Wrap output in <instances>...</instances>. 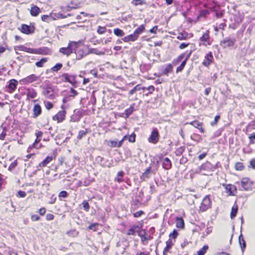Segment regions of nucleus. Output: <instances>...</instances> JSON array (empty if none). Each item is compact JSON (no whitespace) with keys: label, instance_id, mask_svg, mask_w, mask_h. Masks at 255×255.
<instances>
[{"label":"nucleus","instance_id":"obj_19","mask_svg":"<svg viewBox=\"0 0 255 255\" xmlns=\"http://www.w3.org/2000/svg\"><path fill=\"white\" fill-rule=\"evenodd\" d=\"M239 240L242 251L244 252L246 247V243L242 234L239 236Z\"/></svg>","mask_w":255,"mask_h":255},{"label":"nucleus","instance_id":"obj_42","mask_svg":"<svg viewBox=\"0 0 255 255\" xmlns=\"http://www.w3.org/2000/svg\"><path fill=\"white\" fill-rule=\"evenodd\" d=\"M235 168L237 170L242 171L244 169L245 166L242 162H238L235 163Z\"/></svg>","mask_w":255,"mask_h":255},{"label":"nucleus","instance_id":"obj_1","mask_svg":"<svg viewBox=\"0 0 255 255\" xmlns=\"http://www.w3.org/2000/svg\"><path fill=\"white\" fill-rule=\"evenodd\" d=\"M78 47V43L74 41H71L69 43L67 47H62L60 49L59 52L67 56L69 55L73 52Z\"/></svg>","mask_w":255,"mask_h":255},{"label":"nucleus","instance_id":"obj_2","mask_svg":"<svg viewBox=\"0 0 255 255\" xmlns=\"http://www.w3.org/2000/svg\"><path fill=\"white\" fill-rule=\"evenodd\" d=\"M212 202L209 195L206 196L203 199L200 206V211L203 212L211 207Z\"/></svg>","mask_w":255,"mask_h":255},{"label":"nucleus","instance_id":"obj_23","mask_svg":"<svg viewBox=\"0 0 255 255\" xmlns=\"http://www.w3.org/2000/svg\"><path fill=\"white\" fill-rule=\"evenodd\" d=\"M145 235L146 232L144 230L139 231V232H138V236L140 237L142 242L149 240L150 236H149L148 238H146Z\"/></svg>","mask_w":255,"mask_h":255},{"label":"nucleus","instance_id":"obj_63","mask_svg":"<svg viewBox=\"0 0 255 255\" xmlns=\"http://www.w3.org/2000/svg\"><path fill=\"white\" fill-rule=\"evenodd\" d=\"M45 107L47 110H50L53 108V104L50 102L45 103Z\"/></svg>","mask_w":255,"mask_h":255},{"label":"nucleus","instance_id":"obj_38","mask_svg":"<svg viewBox=\"0 0 255 255\" xmlns=\"http://www.w3.org/2000/svg\"><path fill=\"white\" fill-rule=\"evenodd\" d=\"M48 60L47 58H43L39 61H37L35 63V65L38 67H42L43 64L45 63Z\"/></svg>","mask_w":255,"mask_h":255},{"label":"nucleus","instance_id":"obj_5","mask_svg":"<svg viewBox=\"0 0 255 255\" xmlns=\"http://www.w3.org/2000/svg\"><path fill=\"white\" fill-rule=\"evenodd\" d=\"M62 81L63 82H68L74 85L76 82L75 79L76 75H69L68 73H64L61 75Z\"/></svg>","mask_w":255,"mask_h":255},{"label":"nucleus","instance_id":"obj_28","mask_svg":"<svg viewBox=\"0 0 255 255\" xmlns=\"http://www.w3.org/2000/svg\"><path fill=\"white\" fill-rule=\"evenodd\" d=\"M36 95L37 93L34 89H28L27 90V97L28 98H34Z\"/></svg>","mask_w":255,"mask_h":255},{"label":"nucleus","instance_id":"obj_20","mask_svg":"<svg viewBox=\"0 0 255 255\" xmlns=\"http://www.w3.org/2000/svg\"><path fill=\"white\" fill-rule=\"evenodd\" d=\"M40 8L34 5H32L30 9V14L33 16H36L40 12Z\"/></svg>","mask_w":255,"mask_h":255},{"label":"nucleus","instance_id":"obj_44","mask_svg":"<svg viewBox=\"0 0 255 255\" xmlns=\"http://www.w3.org/2000/svg\"><path fill=\"white\" fill-rule=\"evenodd\" d=\"M209 38V31H207L204 33L202 36L201 37L200 40L203 42H206Z\"/></svg>","mask_w":255,"mask_h":255},{"label":"nucleus","instance_id":"obj_64","mask_svg":"<svg viewBox=\"0 0 255 255\" xmlns=\"http://www.w3.org/2000/svg\"><path fill=\"white\" fill-rule=\"evenodd\" d=\"M187 158L184 156H182V157L180 159L179 162L180 164H184L187 162Z\"/></svg>","mask_w":255,"mask_h":255},{"label":"nucleus","instance_id":"obj_60","mask_svg":"<svg viewBox=\"0 0 255 255\" xmlns=\"http://www.w3.org/2000/svg\"><path fill=\"white\" fill-rule=\"evenodd\" d=\"M131 3L134 5H141L143 3V1L142 0H133Z\"/></svg>","mask_w":255,"mask_h":255},{"label":"nucleus","instance_id":"obj_8","mask_svg":"<svg viewBox=\"0 0 255 255\" xmlns=\"http://www.w3.org/2000/svg\"><path fill=\"white\" fill-rule=\"evenodd\" d=\"M42 94L47 98L54 99V92L53 88L51 87L44 88L42 91Z\"/></svg>","mask_w":255,"mask_h":255},{"label":"nucleus","instance_id":"obj_7","mask_svg":"<svg viewBox=\"0 0 255 255\" xmlns=\"http://www.w3.org/2000/svg\"><path fill=\"white\" fill-rule=\"evenodd\" d=\"M214 58L211 52H209L207 54L202 62V64L206 67H208L213 61Z\"/></svg>","mask_w":255,"mask_h":255},{"label":"nucleus","instance_id":"obj_12","mask_svg":"<svg viewBox=\"0 0 255 255\" xmlns=\"http://www.w3.org/2000/svg\"><path fill=\"white\" fill-rule=\"evenodd\" d=\"M225 189L227 193L229 196L235 195V192H237L236 187L232 184L225 185Z\"/></svg>","mask_w":255,"mask_h":255},{"label":"nucleus","instance_id":"obj_15","mask_svg":"<svg viewBox=\"0 0 255 255\" xmlns=\"http://www.w3.org/2000/svg\"><path fill=\"white\" fill-rule=\"evenodd\" d=\"M171 167L172 163L168 157L164 158L162 162V167L165 170H169Z\"/></svg>","mask_w":255,"mask_h":255},{"label":"nucleus","instance_id":"obj_45","mask_svg":"<svg viewBox=\"0 0 255 255\" xmlns=\"http://www.w3.org/2000/svg\"><path fill=\"white\" fill-rule=\"evenodd\" d=\"M41 19L44 21L48 22L49 21H51V20L53 19V15H52V13L50 15H43L41 16Z\"/></svg>","mask_w":255,"mask_h":255},{"label":"nucleus","instance_id":"obj_14","mask_svg":"<svg viewBox=\"0 0 255 255\" xmlns=\"http://www.w3.org/2000/svg\"><path fill=\"white\" fill-rule=\"evenodd\" d=\"M49 52V49L46 47H43L38 49H35L34 54L48 55Z\"/></svg>","mask_w":255,"mask_h":255},{"label":"nucleus","instance_id":"obj_22","mask_svg":"<svg viewBox=\"0 0 255 255\" xmlns=\"http://www.w3.org/2000/svg\"><path fill=\"white\" fill-rule=\"evenodd\" d=\"M238 206L236 204V202H235V204H234L233 206L232 207L231 214H230V217H231V219H232V220L234 219L235 218V217L236 216V215H237V213L238 212Z\"/></svg>","mask_w":255,"mask_h":255},{"label":"nucleus","instance_id":"obj_25","mask_svg":"<svg viewBox=\"0 0 255 255\" xmlns=\"http://www.w3.org/2000/svg\"><path fill=\"white\" fill-rule=\"evenodd\" d=\"M173 66L171 64H167L164 70L162 72V74L163 75H168L169 73H171L172 71Z\"/></svg>","mask_w":255,"mask_h":255},{"label":"nucleus","instance_id":"obj_3","mask_svg":"<svg viewBox=\"0 0 255 255\" xmlns=\"http://www.w3.org/2000/svg\"><path fill=\"white\" fill-rule=\"evenodd\" d=\"M40 78L39 76H36L35 74H31L20 80V83L22 84L27 85L33 83L34 81L38 80Z\"/></svg>","mask_w":255,"mask_h":255},{"label":"nucleus","instance_id":"obj_10","mask_svg":"<svg viewBox=\"0 0 255 255\" xmlns=\"http://www.w3.org/2000/svg\"><path fill=\"white\" fill-rule=\"evenodd\" d=\"M66 113L64 110L59 111L56 115L53 116V120L57 121L58 123L63 122L65 120Z\"/></svg>","mask_w":255,"mask_h":255},{"label":"nucleus","instance_id":"obj_58","mask_svg":"<svg viewBox=\"0 0 255 255\" xmlns=\"http://www.w3.org/2000/svg\"><path fill=\"white\" fill-rule=\"evenodd\" d=\"M202 126V123H200L197 121H194L193 126L197 128H198L199 127Z\"/></svg>","mask_w":255,"mask_h":255},{"label":"nucleus","instance_id":"obj_6","mask_svg":"<svg viewBox=\"0 0 255 255\" xmlns=\"http://www.w3.org/2000/svg\"><path fill=\"white\" fill-rule=\"evenodd\" d=\"M236 41L235 38H231L230 37H226L223 40L221 41V45L224 47L234 46Z\"/></svg>","mask_w":255,"mask_h":255},{"label":"nucleus","instance_id":"obj_41","mask_svg":"<svg viewBox=\"0 0 255 255\" xmlns=\"http://www.w3.org/2000/svg\"><path fill=\"white\" fill-rule=\"evenodd\" d=\"M69 236L71 237H76L78 236L79 233L75 229L69 231L66 233Z\"/></svg>","mask_w":255,"mask_h":255},{"label":"nucleus","instance_id":"obj_55","mask_svg":"<svg viewBox=\"0 0 255 255\" xmlns=\"http://www.w3.org/2000/svg\"><path fill=\"white\" fill-rule=\"evenodd\" d=\"M248 167L255 169V158H253L250 160V165L248 166Z\"/></svg>","mask_w":255,"mask_h":255},{"label":"nucleus","instance_id":"obj_13","mask_svg":"<svg viewBox=\"0 0 255 255\" xmlns=\"http://www.w3.org/2000/svg\"><path fill=\"white\" fill-rule=\"evenodd\" d=\"M41 108L39 104L34 105L33 109V118H36L41 114Z\"/></svg>","mask_w":255,"mask_h":255},{"label":"nucleus","instance_id":"obj_4","mask_svg":"<svg viewBox=\"0 0 255 255\" xmlns=\"http://www.w3.org/2000/svg\"><path fill=\"white\" fill-rule=\"evenodd\" d=\"M159 135L157 128H153L151 134L148 138V141L152 143L156 144L159 140Z\"/></svg>","mask_w":255,"mask_h":255},{"label":"nucleus","instance_id":"obj_29","mask_svg":"<svg viewBox=\"0 0 255 255\" xmlns=\"http://www.w3.org/2000/svg\"><path fill=\"white\" fill-rule=\"evenodd\" d=\"M151 170V167L149 166L144 172L142 174V175L140 176V178L142 180H145V179L148 178L149 177L150 173Z\"/></svg>","mask_w":255,"mask_h":255},{"label":"nucleus","instance_id":"obj_24","mask_svg":"<svg viewBox=\"0 0 255 255\" xmlns=\"http://www.w3.org/2000/svg\"><path fill=\"white\" fill-rule=\"evenodd\" d=\"M18 82L15 79H11L9 81L8 85V89H10L11 91H13L16 88Z\"/></svg>","mask_w":255,"mask_h":255},{"label":"nucleus","instance_id":"obj_56","mask_svg":"<svg viewBox=\"0 0 255 255\" xmlns=\"http://www.w3.org/2000/svg\"><path fill=\"white\" fill-rule=\"evenodd\" d=\"M106 31V28L105 27H102L101 26H98V29H97V32L100 34H103Z\"/></svg>","mask_w":255,"mask_h":255},{"label":"nucleus","instance_id":"obj_59","mask_svg":"<svg viewBox=\"0 0 255 255\" xmlns=\"http://www.w3.org/2000/svg\"><path fill=\"white\" fill-rule=\"evenodd\" d=\"M178 235V232L176 230H174L170 234L169 237L173 239H175Z\"/></svg>","mask_w":255,"mask_h":255},{"label":"nucleus","instance_id":"obj_11","mask_svg":"<svg viewBox=\"0 0 255 255\" xmlns=\"http://www.w3.org/2000/svg\"><path fill=\"white\" fill-rule=\"evenodd\" d=\"M35 28L34 26H29L26 24H23L21 25V31L26 34H32L34 31Z\"/></svg>","mask_w":255,"mask_h":255},{"label":"nucleus","instance_id":"obj_37","mask_svg":"<svg viewBox=\"0 0 255 255\" xmlns=\"http://www.w3.org/2000/svg\"><path fill=\"white\" fill-rule=\"evenodd\" d=\"M209 247L207 245H204L203 248L200 249L197 253V255H204L208 250Z\"/></svg>","mask_w":255,"mask_h":255},{"label":"nucleus","instance_id":"obj_46","mask_svg":"<svg viewBox=\"0 0 255 255\" xmlns=\"http://www.w3.org/2000/svg\"><path fill=\"white\" fill-rule=\"evenodd\" d=\"M62 64L57 63L54 66L51 68V70L53 72H58L62 67Z\"/></svg>","mask_w":255,"mask_h":255},{"label":"nucleus","instance_id":"obj_31","mask_svg":"<svg viewBox=\"0 0 255 255\" xmlns=\"http://www.w3.org/2000/svg\"><path fill=\"white\" fill-rule=\"evenodd\" d=\"M145 29L144 25L142 24L139 26L137 28H136L134 31V34L136 35V37L138 38L139 35L141 34V33L144 31Z\"/></svg>","mask_w":255,"mask_h":255},{"label":"nucleus","instance_id":"obj_39","mask_svg":"<svg viewBox=\"0 0 255 255\" xmlns=\"http://www.w3.org/2000/svg\"><path fill=\"white\" fill-rule=\"evenodd\" d=\"M88 133V129H85L84 130H81L78 132L77 138L78 139H81L85 135Z\"/></svg>","mask_w":255,"mask_h":255},{"label":"nucleus","instance_id":"obj_43","mask_svg":"<svg viewBox=\"0 0 255 255\" xmlns=\"http://www.w3.org/2000/svg\"><path fill=\"white\" fill-rule=\"evenodd\" d=\"M188 36V33L185 31H183L180 33L179 35L177 36V38L179 40H185Z\"/></svg>","mask_w":255,"mask_h":255},{"label":"nucleus","instance_id":"obj_47","mask_svg":"<svg viewBox=\"0 0 255 255\" xmlns=\"http://www.w3.org/2000/svg\"><path fill=\"white\" fill-rule=\"evenodd\" d=\"M184 56H185V53H182V54H180L179 56H178V57L176 59H174L173 61V63L175 65L177 63L181 61V60L184 58Z\"/></svg>","mask_w":255,"mask_h":255},{"label":"nucleus","instance_id":"obj_52","mask_svg":"<svg viewBox=\"0 0 255 255\" xmlns=\"http://www.w3.org/2000/svg\"><path fill=\"white\" fill-rule=\"evenodd\" d=\"M17 161L16 160H15L13 162H12L9 165V166L8 167V170L9 171H12L14 168H15V167L17 166Z\"/></svg>","mask_w":255,"mask_h":255},{"label":"nucleus","instance_id":"obj_27","mask_svg":"<svg viewBox=\"0 0 255 255\" xmlns=\"http://www.w3.org/2000/svg\"><path fill=\"white\" fill-rule=\"evenodd\" d=\"M173 246L172 242L171 240L169 239L166 242V247L164 249L163 254V255H166V252H168L169 249L172 247Z\"/></svg>","mask_w":255,"mask_h":255},{"label":"nucleus","instance_id":"obj_26","mask_svg":"<svg viewBox=\"0 0 255 255\" xmlns=\"http://www.w3.org/2000/svg\"><path fill=\"white\" fill-rule=\"evenodd\" d=\"M138 229V226H133L128 230L127 234L128 235L134 236L135 235L136 232L138 233V232H139V230H137Z\"/></svg>","mask_w":255,"mask_h":255},{"label":"nucleus","instance_id":"obj_51","mask_svg":"<svg viewBox=\"0 0 255 255\" xmlns=\"http://www.w3.org/2000/svg\"><path fill=\"white\" fill-rule=\"evenodd\" d=\"M83 208L86 211H88L90 209V205L88 202L85 200L82 203Z\"/></svg>","mask_w":255,"mask_h":255},{"label":"nucleus","instance_id":"obj_16","mask_svg":"<svg viewBox=\"0 0 255 255\" xmlns=\"http://www.w3.org/2000/svg\"><path fill=\"white\" fill-rule=\"evenodd\" d=\"M175 222L177 228L183 229L184 228V221L182 217H177L175 219Z\"/></svg>","mask_w":255,"mask_h":255},{"label":"nucleus","instance_id":"obj_40","mask_svg":"<svg viewBox=\"0 0 255 255\" xmlns=\"http://www.w3.org/2000/svg\"><path fill=\"white\" fill-rule=\"evenodd\" d=\"M185 147L184 146H180L178 147L175 152L176 155L178 156H181L185 151Z\"/></svg>","mask_w":255,"mask_h":255},{"label":"nucleus","instance_id":"obj_34","mask_svg":"<svg viewBox=\"0 0 255 255\" xmlns=\"http://www.w3.org/2000/svg\"><path fill=\"white\" fill-rule=\"evenodd\" d=\"M125 173L123 171H120L118 172L117 176L115 178V180L119 183H121L123 181L122 177L124 175Z\"/></svg>","mask_w":255,"mask_h":255},{"label":"nucleus","instance_id":"obj_61","mask_svg":"<svg viewBox=\"0 0 255 255\" xmlns=\"http://www.w3.org/2000/svg\"><path fill=\"white\" fill-rule=\"evenodd\" d=\"M68 196V193L66 191H62L59 194V197L62 198H66Z\"/></svg>","mask_w":255,"mask_h":255},{"label":"nucleus","instance_id":"obj_35","mask_svg":"<svg viewBox=\"0 0 255 255\" xmlns=\"http://www.w3.org/2000/svg\"><path fill=\"white\" fill-rule=\"evenodd\" d=\"M114 33L116 36L119 37H122L125 35L124 31L119 28H115L114 29Z\"/></svg>","mask_w":255,"mask_h":255},{"label":"nucleus","instance_id":"obj_9","mask_svg":"<svg viewBox=\"0 0 255 255\" xmlns=\"http://www.w3.org/2000/svg\"><path fill=\"white\" fill-rule=\"evenodd\" d=\"M241 184L245 191H250L252 190L251 182L249 178H243Z\"/></svg>","mask_w":255,"mask_h":255},{"label":"nucleus","instance_id":"obj_49","mask_svg":"<svg viewBox=\"0 0 255 255\" xmlns=\"http://www.w3.org/2000/svg\"><path fill=\"white\" fill-rule=\"evenodd\" d=\"M108 145L111 147H118V140H110L108 143Z\"/></svg>","mask_w":255,"mask_h":255},{"label":"nucleus","instance_id":"obj_18","mask_svg":"<svg viewBox=\"0 0 255 255\" xmlns=\"http://www.w3.org/2000/svg\"><path fill=\"white\" fill-rule=\"evenodd\" d=\"M55 155H54L53 156H47L43 161L39 163V166L41 167L46 166L47 164H48L53 160V158L55 157Z\"/></svg>","mask_w":255,"mask_h":255},{"label":"nucleus","instance_id":"obj_53","mask_svg":"<svg viewBox=\"0 0 255 255\" xmlns=\"http://www.w3.org/2000/svg\"><path fill=\"white\" fill-rule=\"evenodd\" d=\"M135 137L136 134L133 132L128 136V141L131 142H134L135 141Z\"/></svg>","mask_w":255,"mask_h":255},{"label":"nucleus","instance_id":"obj_32","mask_svg":"<svg viewBox=\"0 0 255 255\" xmlns=\"http://www.w3.org/2000/svg\"><path fill=\"white\" fill-rule=\"evenodd\" d=\"M144 89V87H141L140 84L135 86L129 92V95H131L133 94L136 91H140Z\"/></svg>","mask_w":255,"mask_h":255},{"label":"nucleus","instance_id":"obj_57","mask_svg":"<svg viewBox=\"0 0 255 255\" xmlns=\"http://www.w3.org/2000/svg\"><path fill=\"white\" fill-rule=\"evenodd\" d=\"M90 51L92 53H94V54H97V55H103V54H104V52H99V50L98 49H94V48L90 49Z\"/></svg>","mask_w":255,"mask_h":255},{"label":"nucleus","instance_id":"obj_36","mask_svg":"<svg viewBox=\"0 0 255 255\" xmlns=\"http://www.w3.org/2000/svg\"><path fill=\"white\" fill-rule=\"evenodd\" d=\"M52 15H53V19H56L57 18H65L67 17V16H65L60 12L52 13Z\"/></svg>","mask_w":255,"mask_h":255},{"label":"nucleus","instance_id":"obj_21","mask_svg":"<svg viewBox=\"0 0 255 255\" xmlns=\"http://www.w3.org/2000/svg\"><path fill=\"white\" fill-rule=\"evenodd\" d=\"M213 165L209 162H206L200 166L201 170H213Z\"/></svg>","mask_w":255,"mask_h":255},{"label":"nucleus","instance_id":"obj_54","mask_svg":"<svg viewBox=\"0 0 255 255\" xmlns=\"http://www.w3.org/2000/svg\"><path fill=\"white\" fill-rule=\"evenodd\" d=\"M98 225V223H93L91 224L88 228L89 230H92L94 231H96L97 229V227Z\"/></svg>","mask_w":255,"mask_h":255},{"label":"nucleus","instance_id":"obj_33","mask_svg":"<svg viewBox=\"0 0 255 255\" xmlns=\"http://www.w3.org/2000/svg\"><path fill=\"white\" fill-rule=\"evenodd\" d=\"M19 49L20 50H22L29 53H33L34 54L35 52V49L28 48L26 47H25L24 46H21L19 47Z\"/></svg>","mask_w":255,"mask_h":255},{"label":"nucleus","instance_id":"obj_50","mask_svg":"<svg viewBox=\"0 0 255 255\" xmlns=\"http://www.w3.org/2000/svg\"><path fill=\"white\" fill-rule=\"evenodd\" d=\"M209 14V11L208 9H203L200 11L198 17H203Z\"/></svg>","mask_w":255,"mask_h":255},{"label":"nucleus","instance_id":"obj_62","mask_svg":"<svg viewBox=\"0 0 255 255\" xmlns=\"http://www.w3.org/2000/svg\"><path fill=\"white\" fill-rule=\"evenodd\" d=\"M26 195L25 192L23 191H19L17 193V196L21 198H24Z\"/></svg>","mask_w":255,"mask_h":255},{"label":"nucleus","instance_id":"obj_30","mask_svg":"<svg viewBox=\"0 0 255 255\" xmlns=\"http://www.w3.org/2000/svg\"><path fill=\"white\" fill-rule=\"evenodd\" d=\"M134 104H132L130 105V107L126 110L125 114L126 116V118H128L130 115H131L133 112L134 111Z\"/></svg>","mask_w":255,"mask_h":255},{"label":"nucleus","instance_id":"obj_48","mask_svg":"<svg viewBox=\"0 0 255 255\" xmlns=\"http://www.w3.org/2000/svg\"><path fill=\"white\" fill-rule=\"evenodd\" d=\"M186 64V62L185 61H183L180 65L177 67L176 69V73L181 72L185 66Z\"/></svg>","mask_w":255,"mask_h":255},{"label":"nucleus","instance_id":"obj_17","mask_svg":"<svg viewBox=\"0 0 255 255\" xmlns=\"http://www.w3.org/2000/svg\"><path fill=\"white\" fill-rule=\"evenodd\" d=\"M137 39L136 35L133 33L123 37L122 40L125 42L135 41Z\"/></svg>","mask_w":255,"mask_h":255}]
</instances>
